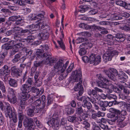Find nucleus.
I'll use <instances>...</instances> for the list:
<instances>
[{
  "mask_svg": "<svg viewBox=\"0 0 130 130\" xmlns=\"http://www.w3.org/2000/svg\"><path fill=\"white\" fill-rule=\"evenodd\" d=\"M99 79L101 81H99L98 82V86L102 88L106 89L108 93H110L112 92V90L110 89L111 87L112 89H113V86L111 85L110 81L106 79L105 78L101 77L100 76L99 77Z\"/></svg>",
  "mask_w": 130,
  "mask_h": 130,
  "instance_id": "f257e3e1",
  "label": "nucleus"
},
{
  "mask_svg": "<svg viewBox=\"0 0 130 130\" xmlns=\"http://www.w3.org/2000/svg\"><path fill=\"white\" fill-rule=\"evenodd\" d=\"M109 111L112 113H110L108 115L109 118L111 119V121L113 122H115L116 120L121 121H123L124 118L121 116L120 111L118 109L111 108L109 109Z\"/></svg>",
  "mask_w": 130,
  "mask_h": 130,
  "instance_id": "f03ea898",
  "label": "nucleus"
},
{
  "mask_svg": "<svg viewBox=\"0 0 130 130\" xmlns=\"http://www.w3.org/2000/svg\"><path fill=\"white\" fill-rule=\"evenodd\" d=\"M6 104L7 107L6 108L8 110V112L6 114V117H9L10 119L12 118V120L13 122L14 123H16L18 121V119L16 116V112L12 111V108L8 103H6Z\"/></svg>",
  "mask_w": 130,
  "mask_h": 130,
  "instance_id": "7ed1b4c3",
  "label": "nucleus"
},
{
  "mask_svg": "<svg viewBox=\"0 0 130 130\" xmlns=\"http://www.w3.org/2000/svg\"><path fill=\"white\" fill-rule=\"evenodd\" d=\"M110 48H110L108 49L103 55V60L105 62L110 61L113 56L118 54V52L116 51L110 50Z\"/></svg>",
  "mask_w": 130,
  "mask_h": 130,
  "instance_id": "20e7f679",
  "label": "nucleus"
},
{
  "mask_svg": "<svg viewBox=\"0 0 130 130\" xmlns=\"http://www.w3.org/2000/svg\"><path fill=\"white\" fill-rule=\"evenodd\" d=\"M105 73L110 79L113 81L115 80L116 79V76L118 74L117 70L113 68H110L109 71H105Z\"/></svg>",
  "mask_w": 130,
  "mask_h": 130,
  "instance_id": "39448f33",
  "label": "nucleus"
},
{
  "mask_svg": "<svg viewBox=\"0 0 130 130\" xmlns=\"http://www.w3.org/2000/svg\"><path fill=\"white\" fill-rule=\"evenodd\" d=\"M33 105H30L29 106V108L27 110V113L28 115L30 116H33L34 114V113H38L39 112L41 114L43 113L44 111L43 109L41 110H39V108H34L33 107Z\"/></svg>",
  "mask_w": 130,
  "mask_h": 130,
  "instance_id": "423d86ee",
  "label": "nucleus"
},
{
  "mask_svg": "<svg viewBox=\"0 0 130 130\" xmlns=\"http://www.w3.org/2000/svg\"><path fill=\"white\" fill-rule=\"evenodd\" d=\"M59 120L57 118H52L50 121L47 122V124L55 130H57L59 128Z\"/></svg>",
  "mask_w": 130,
  "mask_h": 130,
  "instance_id": "0eeeda50",
  "label": "nucleus"
},
{
  "mask_svg": "<svg viewBox=\"0 0 130 130\" xmlns=\"http://www.w3.org/2000/svg\"><path fill=\"white\" fill-rule=\"evenodd\" d=\"M101 58L100 56H95L94 54H91L89 57V61L91 64H94L96 65L99 64L101 62Z\"/></svg>",
  "mask_w": 130,
  "mask_h": 130,
  "instance_id": "6e6552de",
  "label": "nucleus"
},
{
  "mask_svg": "<svg viewBox=\"0 0 130 130\" xmlns=\"http://www.w3.org/2000/svg\"><path fill=\"white\" fill-rule=\"evenodd\" d=\"M15 41L13 40L9 41L7 43L3 45L2 46V48L3 49L6 50L11 49L14 46V44L15 43Z\"/></svg>",
  "mask_w": 130,
  "mask_h": 130,
  "instance_id": "1a4fd4ad",
  "label": "nucleus"
},
{
  "mask_svg": "<svg viewBox=\"0 0 130 130\" xmlns=\"http://www.w3.org/2000/svg\"><path fill=\"white\" fill-rule=\"evenodd\" d=\"M69 63V61H67L64 65L62 67L60 71V72L61 73V75L59 76V80H62L63 79L65 78L67 76V74H65V70L67 66Z\"/></svg>",
  "mask_w": 130,
  "mask_h": 130,
  "instance_id": "9d476101",
  "label": "nucleus"
},
{
  "mask_svg": "<svg viewBox=\"0 0 130 130\" xmlns=\"http://www.w3.org/2000/svg\"><path fill=\"white\" fill-rule=\"evenodd\" d=\"M73 79L75 82H78L80 81L79 82H82L81 79L82 73L81 71L80 70H76L74 72Z\"/></svg>",
  "mask_w": 130,
  "mask_h": 130,
  "instance_id": "9b49d317",
  "label": "nucleus"
},
{
  "mask_svg": "<svg viewBox=\"0 0 130 130\" xmlns=\"http://www.w3.org/2000/svg\"><path fill=\"white\" fill-rule=\"evenodd\" d=\"M81 82H79L74 87V89L75 91H79V94L80 96L82 95L84 92V89Z\"/></svg>",
  "mask_w": 130,
  "mask_h": 130,
  "instance_id": "f8f14e48",
  "label": "nucleus"
},
{
  "mask_svg": "<svg viewBox=\"0 0 130 130\" xmlns=\"http://www.w3.org/2000/svg\"><path fill=\"white\" fill-rule=\"evenodd\" d=\"M89 100H90V98L88 96L82 104V106L85 108V109L88 110V111H90L89 110L92 107L91 104L90 102H88Z\"/></svg>",
  "mask_w": 130,
  "mask_h": 130,
  "instance_id": "ddd939ff",
  "label": "nucleus"
},
{
  "mask_svg": "<svg viewBox=\"0 0 130 130\" xmlns=\"http://www.w3.org/2000/svg\"><path fill=\"white\" fill-rule=\"evenodd\" d=\"M10 73V71L8 67L5 65L3 68V69H0V75L3 76H7Z\"/></svg>",
  "mask_w": 130,
  "mask_h": 130,
  "instance_id": "4468645a",
  "label": "nucleus"
},
{
  "mask_svg": "<svg viewBox=\"0 0 130 130\" xmlns=\"http://www.w3.org/2000/svg\"><path fill=\"white\" fill-rule=\"evenodd\" d=\"M98 103L102 110L104 111L106 110V107H107L109 105L108 102L106 101H103L100 100L99 101Z\"/></svg>",
  "mask_w": 130,
  "mask_h": 130,
  "instance_id": "2eb2a0df",
  "label": "nucleus"
},
{
  "mask_svg": "<svg viewBox=\"0 0 130 130\" xmlns=\"http://www.w3.org/2000/svg\"><path fill=\"white\" fill-rule=\"evenodd\" d=\"M51 55L47 54V58L46 59L44 62V63L46 64H49L50 65H52V64L55 62L56 61L54 59H52L51 56Z\"/></svg>",
  "mask_w": 130,
  "mask_h": 130,
  "instance_id": "dca6fc26",
  "label": "nucleus"
},
{
  "mask_svg": "<svg viewBox=\"0 0 130 130\" xmlns=\"http://www.w3.org/2000/svg\"><path fill=\"white\" fill-rule=\"evenodd\" d=\"M44 52L41 49H38L36 52V55L39 58H41L46 57L47 55V54L46 53H43Z\"/></svg>",
  "mask_w": 130,
  "mask_h": 130,
  "instance_id": "f3484780",
  "label": "nucleus"
},
{
  "mask_svg": "<svg viewBox=\"0 0 130 130\" xmlns=\"http://www.w3.org/2000/svg\"><path fill=\"white\" fill-rule=\"evenodd\" d=\"M29 92H21L20 95L21 100L24 101L27 100L30 96Z\"/></svg>",
  "mask_w": 130,
  "mask_h": 130,
  "instance_id": "a211bd4d",
  "label": "nucleus"
},
{
  "mask_svg": "<svg viewBox=\"0 0 130 130\" xmlns=\"http://www.w3.org/2000/svg\"><path fill=\"white\" fill-rule=\"evenodd\" d=\"M30 86L27 84H25L22 85L20 88V90L22 92H29L30 91Z\"/></svg>",
  "mask_w": 130,
  "mask_h": 130,
  "instance_id": "6ab92c4d",
  "label": "nucleus"
},
{
  "mask_svg": "<svg viewBox=\"0 0 130 130\" xmlns=\"http://www.w3.org/2000/svg\"><path fill=\"white\" fill-rule=\"evenodd\" d=\"M118 78L121 80H124L128 79V76L124 72L120 71L118 74Z\"/></svg>",
  "mask_w": 130,
  "mask_h": 130,
  "instance_id": "aec40b11",
  "label": "nucleus"
},
{
  "mask_svg": "<svg viewBox=\"0 0 130 130\" xmlns=\"http://www.w3.org/2000/svg\"><path fill=\"white\" fill-rule=\"evenodd\" d=\"M88 110L84 109L82 107L79 106L76 108V113L78 115H80L83 113H86Z\"/></svg>",
  "mask_w": 130,
  "mask_h": 130,
  "instance_id": "412c9836",
  "label": "nucleus"
},
{
  "mask_svg": "<svg viewBox=\"0 0 130 130\" xmlns=\"http://www.w3.org/2000/svg\"><path fill=\"white\" fill-rule=\"evenodd\" d=\"M7 98L8 101L12 104H15L17 102V99L15 95L12 96L8 95Z\"/></svg>",
  "mask_w": 130,
  "mask_h": 130,
  "instance_id": "4be33fe9",
  "label": "nucleus"
},
{
  "mask_svg": "<svg viewBox=\"0 0 130 130\" xmlns=\"http://www.w3.org/2000/svg\"><path fill=\"white\" fill-rule=\"evenodd\" d=\"M9 81V85L11 86L16 87L18 86V82L17 80L11 78H10Z\"/></svg>",
  "mask_w": 130,
  "mask_h": 130,
  "instance_id": "5701e85b",
  "label": "nucleus"
},
{
  "mask_svg": "<svg viewBox=\"0 0 130 130\" xmlns=\"http://www.w3.org/2000/svg\"><path fill=\"white\" fill-rule=\"evenodd\" d=\"M61 36L60 38V40H57V42L59 45L60 47L63 50H64L65 49V46L64 45L62 41V38H63L64 37V35L62 33V31H61Z\"/></svg>",
  "mask_w": 130,
  "mask_h": 130,
  "instance_id": "b1692460",
  "label": "nucleus"
},
{
  "mask_svg": "<svg viewBox=\"0 0 130 130\" xmlns=\"http://www.w3.org/2000/svg\"><path fill=\"white\" fill-rule=\"evenodd\" d=\"M38 36L39 39L43 40L47 39L48 37V35L47 33H39Z\"/></svg>",
  "mask_w": 130,
  "mask_h": 130,
  "instance_id": "393cba45",
  "label": "nucleus"
},
{
  "mask_svg": "<svg viewBox=\"0 0 130 130\" xmlns=\"http://www.w3.org/2000/svg\"><path fill=\"white\" fill-rule=\"evenodd\" d=\"M20 33H17L14 35V39L16 41H18L23 42L24 39H22L20 37Z\"/></svg>",
  "mask_w": 130,
  "mask_h": 130,
  "instance_id": "a878e982",
  "label": "nucleus"
},
{
  "mask_svg": "<svg viewBox=\"0 0 130 130\" xmlns=\"http://www.w3.org/2000/svg\"><path fill=\"white\" fill-rule=\"evenodd\" d=\"M21 56V54L20 53L16 54L14 56V58L12 60V61L13 63L17 62L20 61Z\"/></svg>",
  "mask_w": 130,
  "mask_h": 130,
  "instance_id": "bb28decb",
  "label": "nucleus"
},
{
  "mask_svg": "<svg viewBox=\"0 0 130 130\" xmlns=\"http://www.w3.org/2000/svg\"><path fill=\"white\" fill-rule=\"evenodd\" d=\"M89 111H87L86 113H83L81 116V118L79 117L78 119V120L80 121H82L83 120H85L88 117V115H89L90 113H89Z\"/></svg>",
  "mask_w": 130,
  "mask_h": 130,
  "instance_id": "cd10ccee",
  "label": "nucleus"
},
{
  "mask_svg": "<svg viewBox=\"0 0 130 130\" xmlns=\"http://www.w3.org/2000/svg\"><path fill=\"white\" fill-rule=\"evenodd\" d=\"M63 65V61L59 60L54 65V68L55 69H58L61 68Z\"/></svg>",
  "mask_w": 130,
  "mask_h": 130,
  "instance_id": "c85d7f7f",
  "label": "nucleus"
},
{
  "mask_svg": "<svg viewBox=\"0 0 130 130\" xmlns=\"http://www.w3.org/2000/svg\"><path fill=\"white\" fill-rule=\"evenodd\" d=\"M41 104V100L39 99L36 100L33 103L31 104L30 105H32V104L34 105L33 106L34 108H38V107H39Z\"/></svg>",
  "mask_w": 130,
  "mask_h": 130,
  "instance_id": "c756f323",
  "label": "nucleus"
},
{
  "mask_svg": "<svg viewBox=\"0 0 130 130\" xmlns=\"http://www.w3.org/2000/svg\"><path fill=\"white\" fill-rule=\"evenodd\" d=\"M23 125L25 127H27V130H35L36 128L35 125H27L25 122H24Z\"/></svg>",
  "mask_w": 130,
  "mask_h": 130,
  "instance_id": "7c9ffc66",
  "label": "nucleus"
},
{
  "mask_svg": "<svg viewBox=\"0 0 130 130\" xmlns=\"http://www.w3.org/2000/svg\"><path fill=\"white\" fill-rule=\"evenodd\" d=\"M65 111L67 114L70 115L73 113L74 112V109L68 106H66L65 108Z\"/></svg>",
  "mask_w": 130,
  "mask_h": 130,
  "instance_id": "2f4dec72",
  "label": "nucleus"
},
{
  "mask_svg": "<svg viewBox=\"0 0 130 130\" xmlns=\"http://www.w3.org/2000/svg\"><path fill=\"white\" fill-rule=\"evenodd\" d=\"M43 14H39L33 17L32 18V19L33 20H37V21H39L44 17V13H43Z\"/></svg>",
  "mask_w": 130,
  "mask_h": 130,
  "instance_id": "473e14b6",
  "label": "nucleus"
},
{
  "mask_svg": "<svg viewBox=\"0 0 130 130\" xmlns=\"http://www.w3.org/2000/svg\"><path fill=\"white\" fill-rule=\"evenodd\" d=\"M83 46H84L87 48H90L92 47V44L90 42L86 41L84 43H82L80 46V48Z\"/></svg>",
  "mask_w": 130,
  "mask_h": 130,
  "instance_id": "72a5a7b5",
  "label": "nucleus"
},
{
  "mask_svg": "<svg viewBox=\"0 0 130 130\" xmlns=\"http://www.w3.org/2000/svg\"><path fill=\"white\" fill-rule=\"evenodd\" d=\"M122 18L120 15L115 14L113 15V16L110 18L107 19V20H117L121 19Z\"/></svg>",
  "mask_w": 130,
  "mask_h": 130,
  "instance_id": "f704fd0d",
  "label": "nucleus"
},
{
  "mask_svg": "<svg viewBox=\"0 0 130 130\" xmlns=\"http://www.w3.org/2000/svg\"><path fill=\"white\" fill-rule=\"evenodd\" d=\"M79 8L80 9L79 10V11L82 13L84 12L89 8V7L86 5L81 6Z\"/></svg>",
  "mask_w": 130,
  "mask_h": 130,
  "instance_id": "c9c22d12",
  "label": "nucleus"
},
{
  "mask_svg": "<svg viewBox=\"0 0 130 130\" xmlns=\"http://www.w3.org/2000/svg\"><path fill=\"white\" fill-rule=\"evenodd\" d=\"M116 38L119 39L118 41L123 42L125 40L124 35L122 34H117L116 36Z\"/></svg>",
  "mask_w": 130,
  "mask_h": 130,
  "instance_id": "e433bc0d",
  "label": "nucleus"
},
{
  "mask_svg": "<svg viewBox=\"0 0 130 130\" xmlns=\"http://www.w3.org/2000/svg\"><path fill=\"white\" fill-rule=\"evenodd\" d=\"M18 120L22 121L24 119V115L21 110H19L18 111Z\"/></svg>",
  "mask_w": 130,
  "mask_h": 130,
  "instance_id": "4c0bfd02",
  "label": "nucleus"
},
{
  "mask_svg": "<svg viewBox=\"0 0 130 130\" xmlns=\"http://www.w3.org/2000/svg\"><path fill=\"white\" fill-rule=\"evenodd\" d=\"M46 21H44L41 20L40 22L37 25V27H38L41 29H42L46 25Z\"/></svg>",
  "mask_w": 130,
  "mask_h": 130,
  "instance_id": "58836bf2",
  "label": "nucleus"
},
{
  "mask_svg": "<svg viewBox=\"0 0 130 130\" xmlns=\"http://www.w3.org/2000/svg\"><path fill=\"white\" fill-rule=\"evenodd\" d=\"M88 94L90 95H92L93 96H95L97 95L96 91L95 89H89L88 91Z\"/></svg>",
  "mask_w": 130,
  "mask_h": 130,
  "instance_id": "ea45409f",
  "label": "nucleus"
},
{
  "mask_svg": "<svg viewBox=\"0 0 130 130\" xmlns=\"http://www.w3.org/2000/svg\"><path fill=\"white\" fill-rule=\"evenodd\" d=\"M40 48L43 52H45L46 53L49 47L47 44H43L41 46Z\"/></svg>",
  "mask_w": 130,
  "mask_h": 130,
  "instance_id": "a19ab883",
  "label": "nucleus"
},
{
  "mask_svg": "<svg viewBox=\"0 0 130 130\" xmlns=\"http://www.w3.org/2000/svg\"><path fill=\"white\" fill-rule=\"evenodd\" d=\"M0 89L3 93H5L6 91L5 87L3 82L0 80Z\"/></svg>",
  "mask_w": 130,
  "mask_h": 130,
  "instance_id": "79ce46f5",
  "label": "nucleus"
},
{
  "mask_svg": "<svg viewBox=\"0 0 130 130\" xmlns=\"http://www.w3.org/2000/svg\"><path fill=\"white\" fill-rule=\"evenodd\" d=\"M87 51L84 48H80L79 51L78 53L80 56L85 55Z\"/></svg>",
  "mask_w": 130,
  "mask_h": 130,
  "instance_id": "37998d69",
  "label": "nucleus"
},
{
  "mask_svg": "<svg viewBox=\"0 0 130 130\" xmlns=\"http://www.w3.org/2000/svg\"><path fill=\"white\" fill-rule=\"evenodd\" d=\"M125 3L126 2L121 0H118L116 2V3L117 5L122 6L123 7L125 4Z\"/></svg>",
  "mask_w": 130,
  "mask_h": 130,
  "instance_id": "c03bdc74",
  "label": "nucleus"
},
{
  "mask_svg": "<svg viewBox=\"0 0 130 130\" xmlns=\"http://www.w3.org/2000/svg\"><path fill=\"white\" fill-rule=\"evenodd\" d=\"M19 19L18 20H16L15 23H14V25L15 26L18 25L23 23V21L21 18H19Z\"/></svg>",
  "mask_w": 130,
  "mask_h": 130,
  "instance_id": "a18cd8bd",
  "label": "nucleus"
},
{
  "mask_svg": "<svg viewBox=\"0 0 130 130\" xmlns=\"http://www.w3.org/2000/svg\"><path fill=\"white\" fill-rule=\"evenodd\" d=\"M76 117L75 116H69L68 118V120L71 122H74L76 120Z\"/></svg>",
  "mask_w": 130,
  "mask_h": 130,
  "instance_id": "49530a36",
  "label": "nucleus"
},
{
  "mask_svg": "<svg viewBox=\"0 0 130 130\" xmlns=\"http://www.w3.org/2000/svg\"><path fill=\"white\" fill-rule=\"evenodd\" d=\"M96 28L100 30H105L101 32V33L102 34H107L108 33V31L107 30H105V28L104 27L98 26H96Z\"/></svg>",
  "mask_w": 130,
  "mask_h": 130,
  "instance_id": "de8ad7c7",
  "label": "nucleus"
},
{
  "mask_svg": "<svg viewBox=\"0 0 130 130\" xmlns=\"http://www.w3.org/2000/svg\"><path fill=\"white\" fill-rule=\"evenodd\" d=\"M107 97L110 100L113 99L115 100L117 99V97L115 95L111 94L107 95Z\"/></svg>",
  "mask_w": 130,
  "mask_h": 130,
  "instance_id": "09e8293b",
  "label": "nucleus"
},
{
  "mask_svg": "<svg viewBox=\"0 0 130 130\" xmlns=\"http://www.w3.org/2000/svg\"><path fill=\"white\" fill-rule=\"evenodd\" d=\"M30 30L28 29H22L21 30V33H23L22 35H24V36H25V35H26V33H27V34H29L30 33Z\"/></svg>",
  "mask_w": 130,
  "mask_h": 130,
  "instance_id": "8fccbe9b",
  "label": "nucleus"
},
{
  "mask_svg": "<svg viewBox=\"0 0 130 130\" xmlns=\"http://www.w3.org/2000/svg\"><path fill=\"white\" fill-rule=\"evenodd\" d=\"M33 38V37H32L31 36H28L26 38L24 39L23 42H26L27 43L29 42Z\"/></svg>",
  "mask_w": 130,
  "mask_h": 130,
  "instance_id": "3c124183",
  "label": "nucleus"
},
{
  "mask_svg": "<svg viewBox=\"0 0 130 130\" xmlns=\"http://www.w3.org/2000/svg\"><path fill=\"white\" fill-rule=\"evenodd\" d=\"M74 66V65L73 64H71L67 69L66 72V71H65V74H67V75L68 73L71 71L73 69Z\"/></svg>",
  "mask_w": 130,
  "mask_h": 130,
  "instance_id": "603ef678",
  "label": "nucleus"
},
{
  "mask_svg": "<svg viewBox=\"0 0 130 130\" xmlns=\"http://www.w3.org/2000/svg\"><path fill=\"white\" fill-rule=\"evenodd\" d=\"M11 71L14 73L18 74L19 73V70L16 68L15 66H13L11 68Z\"/></svg>",
  "mask_w": 130,
  "mask_h": 130,
  "instance_id": "864d4df0",
  "label": "nucleus"
},
{
  "mask_svg": "<svg viewBox=\"0 0 130 130\" xmlns=\"http://www.w3.org/2000/svg\"><path fill=\"white\" fill-rule=\"evenodd\" d=\"M19 18H20V15L12 16L9 17V20L12 21H16V20L18 19Z\"/></svg>",
  "mask_w": 130,
  "mask_h": 130,
  "instance_id": "5fc2aeb1",
  "label": "nucleus"
},
{
  "mask_svg": "<svg viewBox=\"0 0 130 130\" xmlns=\"http://www.w3.org/2000/svg\"><path fill=\"white\" fill-rule=\"evenodd\" d=\"M26 101L21 100L20 103V106L22 109H24L25 106Z\"/></svg>",
  "mask_w": 130,
  "mask_h": 130,
  "instance_id": "6e6d98bb",
  "label": "nucleus"
},
{
  "mask_svg": "<svg viewBox=\"0 0 130 130\" xmlns=\"http://www.w3.org/2000/svg\"><path fill=\"white\" fill-rule=\"evenodd\" d=\"M120 88L122 90L123 88V91L124 93H125L126 94H128L130 93V92L129 90L128 89L126 88H124L123 86H122L121 87L120 86Z\"/></svg>",
  "mask_w": 130,
  "mask_h": 130,
  "instance_id": "4d7b16f0",
  "label": "nucleus"
},
{
  "mask_svg": "<svg viewBox=\"0 0 130 130\" xmlns=\"http://www.w3.org/2000/svg\"><path fill=\"white\" fill-rule=\"evenodd\" d=\"M100 127L103 130H109L108 126L107 125H105L103 124H100Z\"/></svg>",
  "mask_w": 130,
  "mask_h": 130,
  "instance_id": "13d9d810",
  "label": "nucleus"
},
{
  "mask_svg": "<svg viewBox=\"0 0 130 130\" xmlns=\"http://www.w3.org/2000/svg\"><path fill=\"white\" fill-rule=\"evenodd\" d=\"M47 101L46 106H48L52 103L53 102V99L51 97L49 96L47 98Z\"/></svg>",
  "mask_w": 130,
  "mask_h": 130,
  "instance_id": "bf43d9fd",
  "label": "nucleus"
},
{
  "mask_svg": "<svg viewBox=\"0 0 130 130\" xmlns=\"http://www.w3.org/2000/svg\"><path fill=\"white\" fill-rule=\"evenodd\" d=\"M8 92L12 96L13 95H15V90L13 89L10 88H9Z\"/></svg>",
  "mask_w": 130,
  "mask_h": 130,
  "instance_id": "052dcab7",
  "label": "nucleus"
},
{
  "mask_svg": "<svg viewBox=\"0 0 130 130\" xmlns=\"http://www.w3.org/2000/svg\"><path fill=\"white\" fill-rule=\"evenodd\" d=\"M88 97V96H83L82 97H79L77 96L76 98V99L79 101H83V103L85 100L87 99V97Z\"/></svg>",
  "mask_w": 130,
  "mask_h": 130,
  "instance_id": "680f3d73",
  "label": "nucleus"
},
{
  "mask_svg": "<svg viewBox=\"0 0 130 130\" xmlns=\"http://www.w3.org/2000/svg\"><path fill=\"white\" fill-rule=\"evenodd\" d=\"M21 28L18 26H16L14 27L13 29V31L15 32V34L18 33V32L21 31Z\"/></svg>",
  "mask_w": 130,
  "mask_h": 130,
  "instance_id": "e2e57ef3",
  "label": "nucleus"
},
{
  "mask_svg": "<svg viewBox=\"0 0 130 130\" xmlns=\"http://www.w3.org/2000/svg\"><path fill=\"white\" fill-rule=\"evenodd\" d=\"M31 90L32 92L34 93H36L37 95V93L39 91V89L34 87H32L31 88Z\"/></svg>",
  "mask_w": 130,
  "mask_h": 130,
  "instance_id": "0e129e2a",
  "label": "nucleus"
},
{
  "mask_svg": "<svg viewBox=\"0 0 130 130\" xmlns=\"http://www.w3.org/2000/svg\"><path fill=\"white\" fill-rule=\"evenodd\" d=\"M117 121L119 122V126L121 127H123L124 126H125L126 125V123L125 122L122 121Z\"/></svg>",
  "mask_w": 130,
  "mask_h": 130,
  "instance_id": "69168bd1",
  "label": "nucleus"
},
{
  "mask_svg": "<svg viewBox=\"0 0 130 130\" xmlns=\"http://www.w3.org/2000/svg\"><path fill=\"white\" fill-rule=\"evenodd\" d=\"M43 62V61H35L34 62V66L36 67H37L40 66L42 65Z\"/></svg>",
  "mask_w": 130,
  "mask_h": 130,
  "instance_id": "338daca9",
  "label": "nucleus"
},
{
  "mask_svg": "<svg viewBox=\"0 0 130 130\" xmlns=\"http://www.w3.org/2000/svg\"><path fill=\"white\" fill-rule=\"evenodd\" d=\"M79 26L81 28L86 29L88 28V25L84 23H81L79 24Z\"/></svg>",
  "mask_w": 130,
  "mask_h": 130,
  "instance_id": "774afa93",
  "label": "nucleus"
}]
</instances>
